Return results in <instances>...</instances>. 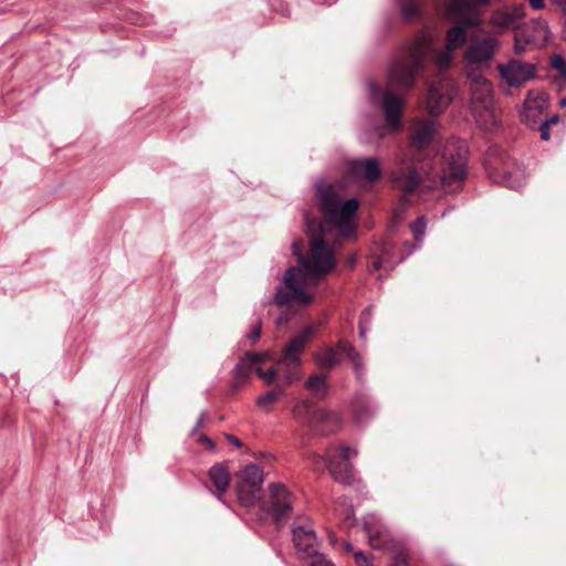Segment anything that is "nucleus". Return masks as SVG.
<instances>
[{
	"mask_svg": "<svg viewBox=\"0 0 566 566\" xmlns=\"http://www.w3.org/2000/svg\"><path fill=\"white\" fill-rule=\"evenodd\" d=\"M437 136V123L432 119L420 120L415 125L407 153L398 166L390 172V181L397 190L403 192V202L412 195L423 176L430 187H441L446 192L461 190L468 177V146L463 140L454 139L446 144L441 158H437L431 144Z\"/></svg>",
	"mask_w": 566,
	"mask_h": 566,
	"instance_id": "obj_1",
	"label": "nucleus"
},
{
	"mask_svg": "<svg viewBox=\"0 0 566 566\" xmlns=\"http://www.w3.org/2000/svg\"><path fill=\"white\" fill-rule=\"evenodd\" d=\"M453 52L447 48L438 51L433 31L423 29L391 61L386 88L374 81L367 83L369 101L381 108L388 129L401 128L406 94L413 88L427 63L432 61L439 70H447Z\"/></svg>",
	"mask_w": 566,
	"mask_h": 566,
	"instance_id": "obj_2",
	"label": "nucleus"
},
{
	"mask_svg": "<svg viewBox=\"0 0 566 566\" xmlns=\"http://www.w3.org/2000/svg\"><path fill=\"white\" fill-rule=\"evenodd\" d=\"M292 252L297 259V265L286 270L283 284L276 290L274 302L279 306L289 303L301 306L312 304L315 287L337 266L336 251L325 240L324 226L321 227V233L311 237L305 254L297 241L293 242Z\"/></svg>",
	"mask_w": 566,
	"mask_h": 566,
	"instance_id": "obj_3",
	"label": "nucleus"
},
{
	"mask_svg": "<svg viewBox=\"0 0 566 566\" xmlns=\"http://www.w3.org/2000/svg\"><path fill=\"white\" fill-rule=\"evenodd\" d=\"M492 0H448L446 13L448 20L453 22L446 33V48L455 51L462 48L468 40L469 28L482 25V12Z\"/></svg>",
	"mask_w": 566,
	"mask_h": 566,
	"instance_id": "obj_4",
	"label": "nucleus"
},
{
	"mask_svg": "<svg viewBox=\"0 0 566 566\" xmlns=\"http://www.w3.org/2000/svg\"><path fill=\"white\" fill-rule=\"evenodd\" d=\"M315 192L325 223L336 228L343 239L354 237L356 228L352 219L358 210V201L348 199L342 203L334 187L325 181L316 182Z\"/></svg>",
	"mask_w": 566,
	"mask_h": 566,
	"instance_id": "obj_5",
	"label": "nucleus"
},
{
	"mask_svg": "<svg viewBox=\"0 0 566 566\" xmlns=\"http://www.w3.org/2000/svg\"><path fill=\"white\" fill-rule=\"evenodd\" d=\"M470 82L471 109L476 122L485 127L496 124L493 107V88L489 80L482 73L471 72L467 74Z\"/></svg>",
	"mask_w": 566,
	"mask_h": 566,
	"instance_id": "obj_6",
	"label": "nucleus"
},
{
	"mask_svg": "<svg viewBox=\"0 0 566 566\" xmlns=\"http://www.w3.org/2000/svg\"><path fill=\"white\" fill-rule=\"evenodd\" d=\"M357 454L356 449L339 444L329 448L325 455L313 454V463L317 469L321 465L326 467L337 482L344 485H354L358 481L355 478L349 459Z\"/></svg>",
	"mask_w": 566,
	"mask_h": 566,
	"instance_id": "obj_7",
	"label": "nucleus"
},
{
	"mask_svg": "<svg viewBox=\"0 0 566 566\" xmlns=\"http://www.w3.org/2000/svg\"><path fill=\"white\" fill-rule=\"evenodd\" d=\"M293 416L317 434L335 432L342 427V418L337 412L317 408L308 400L298 401L293 408Z\"/></svg>",
	"mask_w": 566,
	"mask_h": 566,
	"instance_id": "obj_8",
	"label": "nucleus"
},
{
	"mask_svg": "<svg viewBox=\"0 0 566 566\" xmlns=\"http://www.w3.org/2000/svg\"><path fill=\"white\" fill-rule=\"evenodd\" d=\"M269 494L264 497L260 507L275 524L284 523L293 511L294 497L281 483H271L268 486Z\"/></svg>",
	"mask_w": 566,
	"mask_h": 566,
	"instance_id": "obj_9",
	"label": "nucleus"
},
{
	"mask_svg": "<svg viewBox=\"0 0 566 566\" xmlns=\"http://www.w3.org/2000/svg\"><path fill=\"white\" fill-rule=\"evenodd\" d=\"M346 355L352 363L358 379L365 375V366L361 355L345 339H340L334 347H324L314 354L315 361L322 367L333 368L340 364Z\"/></svg>",
	"mask_w": 566,
	"mask_h": 566,
	"instance_id": "obj_10",
	"label": "nucleus"
},
{
	"mask_svg": "<svg viewBox=\"0 0 566 566\" xmlns=\"http://www.w3.org/2000/svg\"><path fill=\"white\" fill-rule=\"evenodd\" d=\"M497 44V40L492 36L472 40L464 52L465 74L482 73L489 69Z\"/></svg>",
	"mask_w": 566,
	"mask_h": 566,
	"instance_id": "obj_11",
	"label": "nucleus"
},
{
	"mask_svg": "<svg viewBox=\"0 0 566 566\" xmlns=\"http://www.w3.org/2000/svg\"><path fill=\"white\" fill-rule=\"evenodd\" d=\"M263 484V470L258 464H249L239 474L238 497L242 505L251 506L259 500Z\"/></svg>",
	"mask_w": 566,
	"mask_h": 566,
	"instance_id": "obj_12",
	"label": "nucleus"
},
{
	"mask_svg": "<svg viewBox=\"0 0 566 566\" xmlns=\"http://www.w3.org/2000/svg\"><path fill=\"white\" fill-rule=\"evenodd\" d=\"M457 87L452 80L442 77L433 82L428 90L427 109L430 115L441 114L452 102Z\"/></svg>",
	"mask_w": 566,
	"mask_h": 566,
	"instance_id": "obj_13",
	"label": "nucleus"
},
{
	"mask_svg": "<svg viewBox=\"0 0 566 566\" xmlns=\"http://www.w3.org/2000/svg\"><path fill=\"white\" fill-rule=\"evenodd\" d=\"M549 38L548 25L544 20L532 21V27L515 34L514 50L523 53L527 46L541 48L546 44Z\"/></svg>",
	"mask_w": 566,
	"mask_h": 566,
	"instance_id": "obj_14",
	"label": "nucleus"
},
{
	"mask_svg": "<svg viewBox=\"0 0 566 566\" xmlns=\"http://www.w3.org/2000/svg\"><path fill=\"white\" fill-rule=\"evenodd\" d=\"M499 72L509 86H521L535 76L536 66L533 63L512 59L505 64H500Z\"/></svg>",
	"mask_w": 566,
	"mask_h": 566,
	"instance_id": "obj_15",
	"label": "nucleus"
},
{
	"mask_svg": "<svg viewBox=\"0 0 566 566\" xmlns=\"http://www.w3.org/2000/svg\"><path fill=\"white\" fill-rule=\"evenodd\" d=\"M525 4L515 3L496 9L491 15V24L500 29H516L525 18Z\"/></svg>",
	"mask_w": 566,
	"mask_h": 566,
	"instance_id": "obj_16",
	"label": "nucleus"
},
{
	"mask_svg": "<svg viewBox=\"0 0 566 566\" xmlns=\"http://www.w3.org/2000/svg\"><path fill=\"white\" fill-rule=\"evenodd\" d=\"M364 530L367 534L369 545L375 549H384L390 543L388 528L375 514H368L364 518Z\"/></svg>",
	"mask_w": 566,
	"mask_h": 566,
	"instance_id": "obj_17",
	"label": "nucleus"
},
{
	"mask_svg": "<svg viewBox=\"0 0 566 566\" xmlns=\"http://www.w3.org/2000/svg\"><path fill=\"white\" fill-rule=\"evenodd\" d=\"M293 543L295 548L304 557H313L317 555L316 533L304 525H293L292 528Z\"/></svg>",
	"mask_w": 566,
	"mask_h": 566,
	"instance_id": "obj_18",
	"label": "nucleus"
},
{
	"mask_svg": "<svg viewBox=\"0 0 566 566\" xmlns=\"http://www.w3.org/2000/svg\"><path fill=\"white\" fill-rule=\"evenodd\" d=\"M319 324H311L305 326L301 333L295 335L289 344L285 346V349L282 354V361H301V353L304 350L306 344L313 337Z\"/></svg>",
	"mask_w": 566,
	"mask_h": 566,
	"instance_id": "obj_19",
	"label": "nucleus"
},
{
	"mask_svg": "<svg viewBox=\"0 0 566 566\" xmlns=\"http://www.w3.org/2000/svg\"><path fill=\"white\" fill-rule=\"evenodd\" d=\"M348 170L354 177L368 182H375L380 177L379 161L375 157L352 160Z\"/></svg>",
	"mask_w": 566,
	"mask_h": 566,
	"instance_id": "obj_20",
	"label": "nucleus"
},
{
	"mask_svg": "<svg viewBox=\"0 0 566 566\" xmlns=\"http://www.w3.org/2000/svg\"><path fill=\"white\" fill-rule=\"evenodd\" d=\"M545 107L546 99L543 97V95H534L532 92H528L524 101V109L521 114L522 120L530 126L536 125L538 123V117Z\"/></svg>",
	"mask_w": 566,
	"mask_h": 566,
	"instance_id": "obj_21",
	"label": "nucleus"
},
{
	"mask_svg": "<svg viewBox=\"0 0 566 566\" xmlns=\"http://www.w3.org/2000/svg\"><path fill=\"white\" fill-rule=\"evenodd\" d=\"M266 357L265 353L247 352L244 358H241L233 369L238 378L248 379L252 373V367L262 363Z\"/></svg>",
	"mask_w": 566,
	"mask_h": 566,
	"instance_id": "obj_22",
	"label": "nucleus"
},
{
	"mask_svg": "<svg viewBox=\"0 0 566 566\" xmlns=\"http://www.w3.org/2000/svg\"><path fill=\"white\" fill-rule=\"evenodd\" d=\"M208 475L211 483L219 492L217 496L218 500H221V494L224 493L230 485V473L228 469L222 463H217L210 468Z\"/></svg>",
	"mask_w": 566,
	"mask_h": 566,
	"instance_id": "obj_23",
	"label": "nucleus"
},
{
	"mask_svg": "<svg viewBox=\"0 0 566 566\" xmlns=\"http://www.w3.org/2000/svg\"><path fill=\"white\" fill-rule=\"evenodd\" d=\"M305 387L312 391L315 398H324L328 392L327 376L323 374H314L308 377Z\"/></svg>",
	"mask_w": 566,
	"mask_h": 566,
	"instance_id": "obj_24",
	"label": "nucleus"
},
{
	"mask_svg": "<svg viewBox=\"0 0 566 566\" xmlns=\"http://www.w3.org/2000/svg\"><path fill=\"white\" fill-rule=\"evenodd\" d=\"M279 366L282 369V377L286 385L292 384L301 377V361H282L279 359Z\"/></svg>",
	"mask_w": 566,
	"mask_h": 566,
	"instance_id": "obj_25",
	"label": "nucleus"
},
{
	"mask_svg": "<svg viewBox=\"0 0 566 566\" xmlns=\"http://www.w3.org/2000/svg\"><path fill=\"white\" fill-rule=\"evenodd\" d=\"M354 419L357 424H363L373 416L374 409L367 400L359 399L353 406Z\"/></svg>",
	"mask_w": 566,
	"mask_h": 566,
	"instance_id": "obj_26",
	"label": "nucleus"
},
{
	"mask_svg": "<svg viewBox=\"0 0 566 566\" xmlns=\"http://www.w3.org/2000/svg\"><path fill=\"white\" fill-rule=\"evenodd\" d=\"M525 174L517 168L514 171H505L502 177V184L509 188L518 190L525 185Z\"/></svg>",
	"mask_w": 566,
	"mask_h": 566,
	"instance_id": "obj_27",
	"label": "nucleus"
},
{
	"mask_svg": "<svg viewBox=\"0 0 566 566\" xmlns=\"http://www.w3.org/2000/svg\"><path fill=\"white\" fill-rule=\"evenodd\" d=\"M335 513L347 523V525L353 524L354 518V509L347 497H339L335 501L334 506Z\"/></svg>",
	"mask_w": 566,
	"mask_h": 566,
	"instance_id": "obj_28",
	"label": "nucleus"
},
{
	"mask_svg": "<svg viewBox=\"0 0 566 566\" xmlns=\"http://www.w3.org/2000/svg\"><path fill=\"white\" fill-rule=\"evenodd\" d=\"M397 2L407 20H415L420 17V0H397Z\"/></svg>",
	"mask_w": 566,
	"mask_h": 566,
	"instance_id": "obj_29",
	"label": "nucleus"
},
{
	"mask_svg": "<svg viewBox=\"0 0 566 566\" xmlns=\"http://www.w3.org/2000/svg\"><path fill=\"white\" fill-rule=\"evenodd\" d=\"M284 394V388L279 387L276 390L268 391L266 394L256 398V406L261 409L268 410L280 396Z\"/></svg>",
	"mask_w": 566,
	"mask_h": 566,
	"instance_id": "obj_30",
	"label": "nucleus"
},
{
	"mask_svg": "<svg viewBox=\"0 0 566 566\" xmlns=\"http://www.w3.org/2000/svg\"><path fill=\"white\" fill-rule=\"evenodd\" d=\"M392 566H408L409 555L405 547H397L392 553Z\"/></svg>",
	"mask_w": 566,
	"mask_h": 566,
	"instance_id": "obj_31",
	"label": "nucleus"
},
{
	"mask_svg": "<svg viewBox=\"0 0 566 566\" xmlns=\"http://www.w3.org/2000/svg\"><path fill=\"white\" fill-rule=\"evenodd\" d=\"M371 322V307H367L363 311L359 318V336L365 339L368 332V325Z\"/></svg>",
	"mask_w": 566,
	"mask_h": 566,
	"instance_id": "obj_32",
	"label": "nucleus"
},
{
	"mask_svg": "<svg viewBox=\"0 0 566 566\" xmlns=\"http://www.w3.org/2000/svg\"><path fill=\"white\" fill-rule=\"evenodd\" d=\"M426 226L427 223L423 217L418 218L411 223V232L417 241H421L423 239L426 233Z\"/></svg>",
	"mask_w": 566,
	"mask_h": 566,
	"instance_id": "obj_33",
	"label": "nucleus"
},
{
	"mask_svg": "<svg viewBox=\"0 0 566 566\" xmlns=\"http://www.w3.org/2000/svg\"><path fill=\"white\" fill-rule=\"evenodd\" d=\"M551 65L557 71L560 78L566 81V61L560 54H555L551 57Z\"/></svg>",
	"mask_w": 566,
	"mask_h": 566,
	"instance_id": "obj_34",
	"label": "nucleus"
},
{
	"mask_svg": "<svg viewBox=\"0 0 566 566\" xmlns=\"http://www.w3.org/2000/svg\"><path fill=\"white\" fill-rule=\"evenodd\" d=\"M255 373L259 377H261L266 384H271L277 375V370L275 368H269L268 370H263L262 368H256Z\"/></svg>",
	"mask_w": 566,
	"mask_h": 566,
	"instance_id": "obj_35",
	"label": "nucleus"
},
{
	"mask_svg": "<svg viewBox=\"0 0 566 566\" xmlns=\"http://www.w3.org/2000/svg\"><path fill=\"white\" fill-rule=\"evenodd\" d=\"M261 329H262L261 322H258L256 324H254L251 327L250 333L247 335V340L250 342L251 345H253L254 343H256L259 340V338L261 336Z\"/></svg>",
	"mask_w": 566,
	"mask_h": 566,
	"instance_id": "obj_36",
	"label": "nucleus"
},
{
	"mask_svg": "<svg viewBox=\"0 0 566 566\" xmlns=\"http://www.w3.org/2000/svg\"><path fill=\"white\" fill-rule=\"evenodd\" d=\"M354 559L357 566H373L371 557L361 551L354 554Z\"/></svg>",
	"mask_w": 566,
	"mask_h": 566,
	"instance_id": "obj_37",
	"label": "nucleus"
},
{
	"mask_svg": "<svg viewBox=\"0 0 566 566\" xmlns=\"http://www.w3.org/2000/svg\"><path fill=\"white\" fill-rule=\"evenodd\" d=\"M539 134H541V138L543 140H548L551 138V135H549V122H542L541 125H539Z\"/></svg>",
	"mask_w": 566,
	"mask_h": 566,
	"instance_id": "obj_38",
	"label": "nucleus"
},
{
	"mask_svg": "<svg viewBox=\"0 0 566 566\" xmlns=\"http://www.w3.org/2000/svg\"><path fill=\"white\" fill-rule=\"evenodd\" d=\"M308 566H335L331 560L326 557L321 556L314 560H312Z\"/></svg>",
	"mask_w": 566,
	"mask_h": 566,
	"instance_id": "obj_39",
	"label": "nucleus"
},
{
	"mask_svg": "<svg viewBox=\"0 0 566 566\" xmlns=\"http://www.w3.org/2000/svg\"><path fill=\"white\" fill-rule=\"evenodd\" d=\"M528 4L533 10H542L545 8V0H528Z\"/></svg>",
	"mask_w": 566,
	"mask_h": 566,
	"instance_id": "obj_40",
	"label": "nucleus"
},
{
	"mask_svg": "<svg viewBox=\"0 0 566 566\" xmlns=\"http://www.w3.org/2000/svg\"><path fill=\"white\" fill-rule=\"evenodd\" d=\"M245 381H247V379L238 378L234 376L231 387L234 391H237L244 386Z\"/></svg>",
	"mask_w": 566,
	"mask_h": 566,
	"instance_id": "obj_41",
	"label": "nucleus"
},
{
	"mask_svg": "<svg viewBox=\"0 0 566 566\" xmlns=\"http://www.w3.org/2000/svg\"><path fill=\"white\" fill-rule=\"evenodd\" d=\"M227 438H228V441L231 444L235 446L237 448L242 447V442L237 437L229 434Z\"/></svg>",
	"mask_w": 566,
	"mask_h": 566,
	"instance_id": "obj_42",
	"label": "nucleus"
},
{
	"mask_svg": "<svg viewBox=\"0 0 566 566\" xmlns=\"http://www.w3.org/2000/svg\"><path fill=\"white\" fill-rule=\"evenodd\" d=\"M384 262H385V261H384V256L379 258L378 260H376V261L374 262V269H375V270H379V269L385 268Z\"/></svg>",
	"mask_w": 566,
	"mask_h": 566,
	"instance_id": "obj_43",
	"label": "nucleus"
},
{
	"mask_svg": "<svg viewBox=\"0 0 566 566\" xmlns=\"http://www.w3.org/2000/svg\"><path fill=\"white\" fill-rule=\"evenodd\" d=\"M357 258L355 254H352L347 258L346 263L348 266L353 268L356 264Z\"/></svg>",
	"mask_w": 566,
	"mask_h": 566,
	"instance_id": "obj_44",
	"label": "nucleus"
},
{
	"mask_svg": "<svg viewBox=\"0 0 566 566\" xmlns=\"http://www.w3.org/2000/svg\"><path fill=\"white\" fill-rule=\"evenodd\" d=\"M200 441H202L203 443H206L209 448H213L214 447V443L212 442V440L206 436H202L200 438Z\"/></svg>",
	"mask_w": 566,
	"mask_h": 566,
	"instance_id": "obj_45",
	"label": "nucleus"
},
{
	"mask_svg": "<svg viewBox=\"0 0 566 566\" xmlns=\"http://www.w3.org/2000/svg\"><path fill=\"white\" fill-rule=\"evenodd\" d=\"M544 122H549V126L556 124L558 122V115H554L549 119H545Z\"/></svg>",
	"mask_w": 566,
	"mask_h": 566,
	"instance_id": "obj_46",
	"label": "nucleus"
},
{
	"mask_svg": "<svg viewBox=\"0 0 566 566\" xmlns=\"http://www.w3.org/2000/svg\"><path fill=\"white\" fill-rule=\"evenodd\" d=\"M553 1L559 6H566V0H553Z\"/></svg>",
	"mask_w": 566,
	"mask_h": 566,
	"instance_id": "obj_47",
	"label": "nucleus"
},
{
	"mask_svg": "<svg viewBox=\"0 0 566 566\" xmlns=\"http://www.w3.org/2000/svg\"><path fill=\"white\" fill-rule=\"evenodd\" d=\"M202 421H203V413L199 417V419H198V421H197V426H196V427H197V428H198V427H200V426H201V423H202Z\"/></svg>",
	"mask_w": 566,
	"mask_h": 566,
	"instance_id": "obj_48",
	"label": "nucleus"
},
{
	"mask_svg": "<svg viewBox=\"0 0 566 566\" xmlns=\"http://www.w3.org/2000/svg\"><path fill=\"white\" fill-rule=\"evenodd\" d=\"M304 219H305L306 224L310 227L311 220H310L308 213L304 214Z\"/></svg>",
	"mask_w": 566,
	"mask_h": 566,
	"instance_id": "obj_49",
	"label": "nucleus"
},
{
	"mask_svg": "<svg viewBox=\"0 0 566 566\" xmlns=\"http://www.w3.org/2000/svg\"><path fill=\"white\" fill-rule=\"evenodd\" d=\"M559 105H560L562 107H565V106H566V98H562V99L559 101Z\"/></svg>",
	"mask_w": 566,
	"mask_h": 566,
	"instance_id": "obj_50",
	"label": "nucleus"
},
{
	"mask_svg": "<svg viewBox=\"0 0 566 566\" xmlns=\"http://www.w3.org/2000/svg\"><path fill=\"white\" fill-rule=\"evenodd\" d=\"M335 1H336V0H324L323 2H324V3H327V4H332V3H334Z\"/></svg>",
	"mask_w": 566,
	"mask_h": 566,
	"instance_id": "obj_51",
	"label": "nucleus"
},
{
	"mask_svg": "<svg viewBox=\"0 0 566 566\" xmlns=\"http://www.w3.org/2000/svg\"><path fill=\"white\" fill-rule=\"evenodd\" d=\"M378 135H379V137H382V135H384V128H379Z\"/></svg>",
	"mask_w": 566,
	"mask_h": 566,
	"instance_id": "obj_52",
	"label": "nucleus"
}]
</instances>
